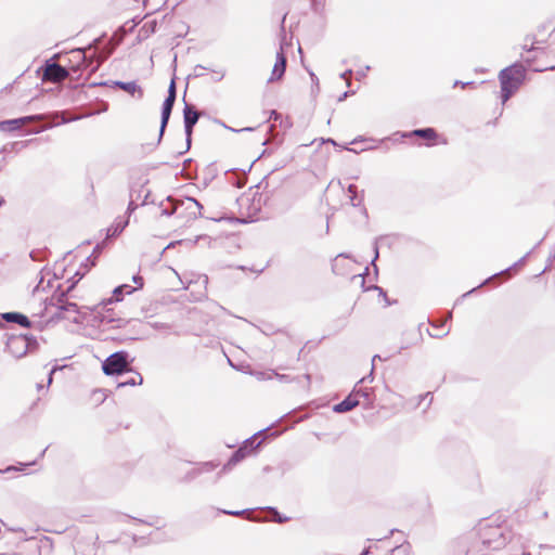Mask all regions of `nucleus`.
<instances>
[{
	"instance_id": "20e7f679",
	"label": "nucleus",
	"mask_w": 555,
	"mask_h": 555,
	"mask_svg": "<svg viewBox=\"0 0 555 555\" xmlns=\"http://www.w3.org/2000/svg\"><path fill=\"white\" fill-rule=\"evenodd\" d=\"M7 350L15 358L24 357L29 350L38 347V341L34 336L27 334L11 335L7 339Z\"/></svg>"
},
{
	"instance_id": "603ef678",
	"label": "nucleus",
	"mask_w": 555,
	"mask_h": 555,
	"mask_svg": "<svg viewBox=\"0 0 555 555\" xmlns=\"http://www.w3.org/2000/svg\"><path fill=\"white\" fill-rule=\"evenodd\" d=\"M175 102H176V99H175V98L166 96V99H165V100H164V102H163L162 107H164V108H170V109L172 111L173 105H175Z\"/></svg>"
},
{
	"instance_id": "13d9d810",
	"label": "nucleus",
	"mask_w": 555,
	"mask_h": 555,
	"mask_svg": "<svg viewBox=\"0 0 555 555\" xmlns=\"http://www.w3.org/2000/svg\"><path fill=\"white\" fill-rule=\"evenodd\" d=\"M64 366H60V365H54L50 372H49V375H48V386L52 383L53 380V374L59 371V370H62Z\"/></svg>"
},
{
	"instance_id": "ea45409f",
	"label": "nucleus",
	"mask_w": 555,
	"mask_h": 555,
	"mask_svg": "<svg viewBox=\"0 0 555 555\" xmlns=\"http://www.w3.org/2000/svg\"><path fill=\"white\" fill-rule=\"evenodd\" d=\"M167 96L177 99L176 77H172L168 87Z\"/></svg>"
},
{
	"instance_id": "7c9ffc66",
	"label": "nucleus",
	"mask_w": 555,
	"mask_h": 555,
	"mask_svg": "<svg viewBox=\"0 0 555 555\" xmlns=\"http://www.w3.org/2000/svg\"><path fill=\"white\" fill-rule=\"evenodd\" d=\"M208 219L216 221V222H221V221H229V222H234V223H247L248 222L245 219H240L236 217H229L225 214H221L216 217H208Z\"/></svg>"
},
{
	"instance_id": "a18cd8bd",
	"label": "nucleus",
	"mask_w": 555,
	"mask_h": 555,
	"mask_svg": "<svg viewBox=\"0 0 555 555\" xmlns=\"http://www.w3.org/2000/svg\"><path fill=\"white\" fill-rule=\"evenodd\" d=\"M201 475V469H197V467L193 468L186 475L184 476V481H191L197 478Z\"/></svg>"
},
{
	"instance_id": "a211bd4d",
	"label": "nucleus",
	"mask_w": 555,
	"mask_h": 555,
	"mask_svg": "<svg viewBox=\"0 0 555 555\" xmlns=\"http://www.w3.org/2000/svg\"><path fill=\"white\" fill-rule=\"evenodd\" d=\"M137 288L129 284H121L114 288L112 297L107 298L108 304L119 302L124 299L125 294H132Z\"/></svg>"
},
{
	"instance_id": "473e14b6",
	"label": "nucleus",
	"mask_w": 555,
	"mask_h": 555,
	"mask_svg": "<svg viewBox=\"0 0 555 555\" xmlns=\"http://www.w3.org/2000/svg\"><path fill=\"white\" fill-rule=\"evenodd\" d=\"M142 383H143L142 375L140 373H137V377H131L125 382L118 383L117 387L121 388V387H126V386H137V385H142Z\"/></svg>"
},
{
	"instance_id": "dca6fc26",
	"label": "nucleus",
	"mask_w": 555,
	"mask_h": 555,
	"mask_svg": "<svg viewBox=\"0 0 555 555\" xmlns=\"http://www.w3.org/2000/svg\"><path fill=\"white\" fill-rule=\"evenodd\" d=\"M360 404L359 400L354 397L352 391L339 403L333 406L335 413H346Z\"/></svg>"
},
{
	"instance_id": "5701e85b",
	"label": "nucleus",
	"mask_w": 555,
	"mask_h": 555,
	"mask_svg": "<svg viewBox=\"0 0 555 555\" xmlns=\"http://www.w3.org/2000/svg\"><path fill=\"white\" fill-rule=\"evenodd\" d=\"M420 137V138H423V139H426V140H429V141H434L436 140L437 138V131L434 129V128H421V129H415L411 132H408V133H403L402 137Z\"/></svg>"
},
{
	"instance_id": "a19ab883",
	"label": "nucleus",
	"mask_w": 555,
	"mask_h": 555,
	"mask_svg": "<svg viewBox=\"0 0 555 555\" xmlns=\"http://www.w3.org/2000/svg\"><path fill=\"white\" fill-rule=\"evenodd\" d=\"M271 513H273L275 515L274 517V521L279 522V524H283L285 521H287L289 518L286 517V516H282L278 509L275 507H267Z\"/></svg>"
},
{
	"instance_id": "37998d69",
	"label": "nucleus",
	"mask_w": 555,
	"mask_h": 555,
	"mask_svg": "<svg viewBox=\"0 0 555 555\" xmlns=\"http://www.w3.org/2000/svg\"><path fill=\"white\" fill-rule=\"evenodd\" d=\"M216 122L221 125V126H223L225 129H228L230 131H233V132L254 131V129H255L253 127H245V128H242V129H234L232 127L227 126L223 121H221L219 119H216Z\"/></svg>"
},
{
	"instance_id": "b1692460",
	"label": "nucleus",
	"mask_w": 555,
	"mask_h": 555,
	"mask_svg": "<svg viewBox=\"0 0 555 555\" xmlns=\"http://www.w3.org/2000/svg\"><path fill=\"white\" fill-rule=\"evenodd\" d=\"M53 306L56 307V311L50 317V319L48 320L49 323H56L61 320H69L70 322L75 323V324H82L83 323V320L78 318V317H72V315H66L64 311H61L59 309V304H53Z\"/></svg>"
},
{
	"instance_id": "f257e3e1",
	"label": "nucleus",
	"mask_w": 555,
	"mask_h": 555,
	"mask_svg": "<svg viewBox=\"0 0 555 555\" xmlns=\"http://www.w3.org/2000/svg\"><path fill=\"white\" fill-rule=\"evenodd\" d=\"M525 78L526 68L519 62H515L499 73L502 103H505L514 95L524 82Z\"/></svg>"
},
{
	"instance_id": "4468645a",
	"label": "nucleus",
	"mask_w": 555,
	"mask_h": 555,
	"mask_svg": "<svg viewBox=\"0 0 555 555\" xmlns=\"http://www.w3.org/2000/svg\"><path fill=\"white\" fill-rule=\"evenodd\" d=\"M128 326V332L125 338L122 340H137L141 339L144 335L143 332V324L140 320H125V322L121 323V327Z\"/></svg>"
},
{
	"instance_id": "052dcab7",
	"label": "nucleus",
	"mask_w": 555,
	"mask_h": 555,
	"mask_svg": "<svg viewBox=\"0 0 555 555\" xmlns=\"http://www.w3.org/2000/svg\"><path fill=\"white\" fill-rule=\"evenodd\" d=\"M453 86H454V87H456V86H461L462 88H465V87H467V86H475V82H474V81H466V82H463V81H461V80H455Z\"/></svg>"
},
{
	"instance_id": "58836bf2",
	"label": "nucleus",
	"mask_w": 555,
	"mask_h": 555,
	"mask_svg": "<svg viewBox=\"0 0 555 555\" xmlns=\"http://www.w3.org/2000/svg\"><path fill=\"white\" fill-rule=\"evenodd\" d=\"M96 259L98 258H94L92 254L90 256H88L87 259H86V262L81 264V267L85 268L83 272L87 273L92 267H94L95 262H96Z\"/></svg>"
},
{
	"instance_id": "de8ad7c7",
	"label": "nucleus",
	"mask_w": 555,
	"mask_h": 555,
	"mask_svg": "<svg viewBox=\"0 0 555 555\" xmlns=\"http://www.w3.org/2000/svg\"><path fill=\"white\" fill-rule=\"evenodd\" d=\"M207 69H208L207 67L198 64L194 67L193 75H190L189 78L191 76H193L194 78L202 77L204 75V72Z\"/></svg>"
},
{
	"instance_id": "680f3d73",
	"label": "nucleus",
	"mask_w": 555,
	"mask_h": 555,
	"mask_svg": "<svg viewBox=\"0 0 555 555\" xmlns=\"http://www.w3.org/2000/svg\"><path fill=\"white\" fill-rule=\"evenodd\" d=\"M352 75V69H347L340 74V78L347 80Z\"/></svg>"
},
{
	"instance_id": "f3484780",
	"label": "nucleus",
	"mask_w": 555,
	"mask_h": 555,
	"mask_svg": "<svg viewBox=\"0 0 555 555\" xmlns=\"http://www.w3.org/2000/svg\"><path fill=\"white\" fill-rule=\"evenodd\" d=\"M114 87L119 88L127 93L134 95L135 93L139 94V99L143 96V90L142 88L135 82V81H113L112 82Z\"/></svg>"
},
{
	"instance_id": "4be33fe9",
	"label": "nucleus",
	"mask_w": 555,
	"mask_h": 555,
	"mask_svg": "<svg viewBox=\"0 0 555 555\" xmlns=\"http://www.w3.org/2000/svg\"><path fill=\"white\" fill-rule=\"evenodd\" d=\"M93 64V57L87 55V62L80 63L77 67L70 66L68 70L70 72V79L72 80H79L82 76V73L86 72L89 66Z\"/></svg>"
},
{
	"instance_id": "39448f33",
	"label": "nucleus",
	"mask_w": 555,
	"mask_h": 555,
	"mask_svg": "<svg viewBox=\"0 0 555 555\" xmlns=\"http://www.w3.org/2000/svg\"><path fill=\"white\" fill-rule=\"evenodd\" d=\"M509 538L511 533L504 527L485 528L481 533L482 544L492 550H499L505 546Z\"/></svg>"
},
{
	"instance_id": "c9c22d12",
	"label": "nucleus",
	"mask_w": 555,
	"mask_h": 555,
	"mask_svg": "<svg viewBox=\"0 0 555 555\" xmlns=\"http://www.w3.org/2000/svg\"><path fill=\"white\" fill-rule=\"evenodd\" d=\"M217 467H218V463H215L214 461H209V462L201 463L199 466L197 467V469H201V474H203V473L212 472Z\"/></svg>"
},
{
	"instance_id": "6e6d98bb",
	"label": "nucleus",
	"mask_w": 555,
	"mask_h": 555,
	"mask_svg": "<svg viewBox=\"0 0 555 555\" xmlns=\"http://www.w3.org/2000/svg\"><path fill=\"white\" fill-rule=\"evenodd\" d=\"M292 126H293V122L289 117H285L280 120V127H282L284 129H289V128H292Z\"/></svg>"
},
{
	"instance_id": "1a4fd4ad",
	"label": "nucleus",
	"mask_w": 555,
	"mask_h": 555,
	"mask_svg": "<svg viewBox=\"0 0 555 555\" xmlns=\"http://www.w3.org/2000/svg\"><path fill=\"white\" fill-rule=\"evenodd\" d=\"M247 455L248 451H246V446H241L232 453L228 462L222 466L221 470L217 474L216 480L220 479L222 475L231 472L233 467L241 463Z\"/></svg>"
},
{
	"instance_id": "412c9836",
	"label": "nucleus",
	"mask_w": 555,
	"mask_h": 555,
	"mask_svg": "<svg viewBox=\"0 0 555 555\" xmlns=\"http://www.w3.org/2000/svg\"><path fill=\"white\" fill-rule=\"evenodd\" d=\"M55 301L59 304V309L61 311H64L67 315L74 314L73 317H78L85 321V317L80 312V308L76 302L67 301L66 298L63 302H59L57 300Z\"/></svg>"
},
{
	"instance_id": "7ed1b4c3",
	"label": "nucleus",
	"mask_w": 555,
	"mask_h": 555,
	"mask_svg": "<svg viewBox=\"0 0 555 555\" xmlns=\"http://www.w3.org/2000/svg\"><path fill=\"white\" fill-rule=\"evenodd\" d=\"M59 56V53L54 54L53 57L47 60L44 64L37 69V74L42 81L59 83L66 78H70V72L67 66L61 65L54 61V59Z\"/></svg>"
},
{
	"instance_id": "3c124183",
	"label": "nucleus",
	"mask_w": 555,
	"mask_h": 555,
	"mask_svg": "<svg viewBox=\"0 0 555 555\" xmlns=\"http://www.w3.org/2000/svg\"><path fill=\"white\" fill-rule=\"evenodd\" d=\"M104 247H105V241L98 243L94 246L93 251H92L93 257L98 258L100 256V254L103 251Z\"/></svg>"
},
{
	"instance_id": "ddd939ff",
	"label": "nucleus",
	"mask_w": 555,
	"mask_h": 555,
	"mask_svg": "<svg viewBox=\"0 0 555 555\" xmlns=\"http://www.w3.org/2000/svg\"><path fill=\"white\" fill-rule=\"evenodd\" d=\"M86 272H80L78 270L73 278L68 280V287L63 291L62 287L59 285L57 288L54 291L53 296L51 300H57L59 302H63L65 298H67V295L75 288L76 284L85 276Z\"/></svg>"
},
{
	"instance_id": "864d4df0",
	"label": "nucleus",
	"mask_w": 555,
	"mask_h": 555,
	"mask_svg": "<svg viewBox=\"0 0 555 555\" xmlns=\"http://www.w3.org/2000/svg\"><path fill=\"white\" fill-rule=\"evenodd\" d=\"M133 520L137 522H140V524L149 525V526H157L158 525V517H153L152 520H143L140 518H133Z\"/></svg>"
},
{
	"instance_id": "c85d7f7f",
	"label": "nucleus",
	"mask_w": 555,
	"mask_h": 555,
	"mask_svg": "<svg viewBox=\"0 0 555 555\" xmlns=\"http://www.w3.org/2000/svg\"><path fill=\"white\" fill-rule=\"evenodd\" d=\"M347 191L350 194L351 205L354 207L361 206L363 202V194H358V186L356 184H349Z\"/></svg>"
},
{
	"instance_id": "bb28decb",
	"label": "nucleus",
	"mask_w": 555,
	"mask_h": 555,
	"mask_svg": "<svg viewBox=\"0 0 555 555\" xmlns=\"http://www.w3.org/2000/svg\"><path fill=\"white\" fill-rule=\"evenodd\" d=\"M134 186H137L135 184H133ZM135 194H134V201H142L140 205H146L149 203V197L151 195V191L149 189H145L144 184H140L138 185V188H135Z\"/></svg>"
},
{
	"instance_id": "2eb2a0df",
	"label": "nucleus",
	"mask_w": 555,
	"mask_h": 555,
	"mask_svg": "<svg viewBox=\"0 0 555 555\" xmlns=\"http://www.w3.org/2000/svg\"><path fill=\"white\" fill-rule=\"evenodd\" d=\"M91 46H88L87 48H77L73 49L69 52V56L67 57V68L70 66H78L80 63L87 62V50H89Z\"/></svg>"
},
{
	"instance_id": "5fc2aeb1",
	"label": "nucleus",
	"mask_w": 555,
	"mask_h": 555,
	"mask_svg": "<svg viewBox=\"0 0 555 555\" xmlns=\"http://www.w3.org/2000/svg\"><path fill=\"white\" fill-rule=\"evenodd\" d=\"M522 50L527 51V52H532V51H539V50H542L541 47L539 46H535V42H532L530 46H528V43L526 42L524 46H522Z\"/></svg>"
},
{
	"instance_id": "69168bd1",
	"label": "nucleus",
	"mask_w": 555,
	"mask_h": 555,
	"mask_svg": "<svg viewBox=\"0 0 555 555\" xmlns=\"http://www.w3.org/2000/svg\"><path fill=\"white\" fill-rule=\"evenodd\" d=\"M349 95H350V92H349V91L344 92L343 94H340V95L338 96V102H343V101H345Z\"/></svg>"
},
{
	"instance_id": "79ce46f5",
	"label": "nucleus",
	"mask_w": 555,
	"mask_h": 555,
	"mask_svg": "<svg viewBox=\"0 0 555 555\" xmlns=\"http://www.w3.org/2000/svg\"><path fill=\"white\" fill-rule=\"evenodd\" d=\"M91 56L93 57V64L87 69L89 70V76L98 72L102 63L101 61L96 60L95 52Z\"/></svg>"
},
{
	"instance_id": "393cba45",
	"label": "nucleus",
	"mask_w": 555,
	"mask_h": 555,
	"mask_svg": "<svg viewBox=\"0 0 555 555\" xmlns=\"http://www.w3.org/2000/svg\"><path fill=\"white\" fill-rule=\"evenodd\" d=\"M166 201L169 203V206L163 207L164 202H160L159 207H162V216L171 217L173 215L178 216L180 206H178V199L172 196H168Z\"/></svg>"
},
{
	"instance_id": "9b49d317",
	"label": "nucleus",
	"mask_w": 555,
	"mask_h": 555,
	"mask_svg": "<svg viewBox=\"0 0 555 555\" xmlns=\"http://www.w3.org/2000/svg\"><path fill=\"white\" fill-rule=\"evenodd\" d=\"M287 65V59L283 50V46L281 44L280 51L276 52L275 64L273 66L271 77L268 79V82H273L274 80H280L283 78Z\"/></svg>"
},
{
	"instance_id": "774afa93",
	"label": "nucleus",
	"mask_w": 555,
	"mask_h": 555,
	"mask_svg": "<svg viewBox=\"0 0 555 555\" xmlns=\"http://www.w3.org/2000/svg\"><path fill=\"white\" fill-rule=\"evenodd\" d=\"M370 552H371V546L365 547V548L361 552V554H360V555H369V554H370Z\"/></svg>"
},
{
	"instance_id": "4d7b16f0",
	"label": "nucleus",
	"mask_w": 555,
	"mask_h": 555,
	"mask_svg": "<svg viewBox=\"0 0 555 555\" xmlns=\"http://www.w3.org/2000/svg\"><path fill=\"white\" fill-rule=\"evenodd\" d=\"M132 282L138 285V288H142L144 285V280L140 274H134L132 276Z\"/></svg>"
},
{
	"instance_id": "0e129e2a",
	"label": "nucleus",
	"mask_w": 555,
	"mask_h": 555,
	"mask_svg": "<svg viewBox=\"0 0 555 555\" xmlns=\"http://www.w3.org/2000/svg\"><path fill=\"white\" fill-rule=\"evenodd\" d=\"M181 243H182V241L170 242V243H169V244H168V245L163 249V254H164L167 249H169V248H171V247L176 246L177 244H181Z\"/></svg>"
},
{
	"instance_id": "6ab92c4d",
	"label": "nucleus",
	"mask_w": 555,
	"mask_h": 555,
	"mask_svg": "<svg viewBox=\"0 0 555 555\" xmlns=\"http://www.w3.org/2000/svg\"><path fill=\"white\" fill-rule=\"evenodd\" d=\"M270 428H264L262 430H259L258 433H256L255 435H253L251 437L247 438L243 443L242 446H246V451H248V455L251 454L254 451H256L257 449L260 448V446L262 444V442L264 441L266 437H263L262 439H259V436L264 433V431H268Z\"/></svg>"
},
{
	"instance_id": "338daca9",
	"label": "nucleus",
	"mask_w": 555,
	"mask_h": 555,
	"mask_svg": "<svg viewBox=\"0 0 555 555\" xmlns=\"http://www.w3.org/2000/svg\"><path fill=\"white\" fill-rule=\"evenodd\" d=\"M528 41H531V43L535 42V46L539 43V41L535 40L534 36H531V35L526 36L525 42H528Z\"/></svg>"
},
{
	"instance_id": "8fccbe9b",
	"label": "nucleus",
	"mask_w": 555,
	"mask_h": 555,
	"mask_svg": "<svg viewBox=\"0 0 555 555\" xmlns=\"http://www.w3.org/2000/svg\"><path fill=\"white\" fill-rule=\"evenodd\" d=\"M451 318H452V312H449V313H448V317H447V319H446V320H442V321H430V320H429V324H430L433 327H435V328H440V327H443V326H444V324H446V322H447V320H449V319H451Z\"/></svg>"
},
{
	"instance_id": "4c0bfd02",
	"label": "nucleus",
	"mask_w": 555,
	"mask_h": 555,
	"mask_svg": "<svg viewBox=\"0 0 555 555\" xmlns=\"http://www.w3.org/2000/svg\"><path fill=\"white\" fill-rule=\"evenodd\" d=\"M376 359L382 360V357H380L379 354H375V356L373 357V359H372V362L374 363ZM373 371H374V364L372 365L371 373H370L367 376L362 377V378L358 382V384H362V383H364V382H370V383H372V382H373V378H374V377H373Z\"/></svg>"
},
{
	"instance_id": "423d86ee",
	"label": "nucleus",
	"mask_w": 555,
	"mask_h": 555,
	"mask_svg": "<svg viewBox=\"0 0 555 555\" xmlns=\"http://www.w3.org/2000/svg\"><path fill=\"white\" fill-rule=\"evenodd\" d=\"M108 305L107 299H104L94 306L91 310L93 312V322H98L100 325L114 324L113 327L120 328L125 319L116 318L113 309L107 308Z\"/></svg>"
},
{
	"instance_id": "49530a36",
	"label": "nucleus",
	"mask_w": 555,
	"mask_h": 555,
	"mask_svg": "<svg viewBox=\"0 0 555 555\" xmlns=\"http://www.w3.org/2000/svg\"><path fill=\"white\" fill-rule=\"evenodd\" d=\"M218 511H219V513H222V514H225V515L242 516L245 513L249 512L250 509L247 508V509H242V511H230V509H218Z\"/></svg>"
},
{
	"instance_id": "72a5a7b5",
	"label": "nucleus",
	"mask_w": 555,
	"mask_h": 555,
	"mask_svg": "<svg viewBox=\"0 0 555 555\" xmlns=\"http://www.w3.org/2000/svg\"><path fill=\"white\" fill-rule=\"evenodd\" d=\"M135 192H137L135 191V186L132 185L130 188V202H129L128 207H127L128 216H130L139 207V204H137V202L134 201Z\"/></svg>"
},
{
	"instance_id": "aec40b11",
	"label": "nucleus",
	"mask_w": 555,
	"mask_h": 555,
	"mask_svg": "<svg viewBox=\"0 0 555 555\" xmlns=\"http://www.w3.org/2000/svg\"><path fill=\"white\" fill-rule=\"evenodd\" d=\"M360 384H356V386L353 387L352 389V393L354 395V397H362L364 398L365 400V409H370L372 408L373 405V401H374V391L372 388H362V387H359Z\"/></svg>"
},
{
	"instance_id": "09e8293b",
	"label": "nucleus",
	"mask_w": 555,
	"mask_h": 555,
	"mask_svg": "<svg viewBox=\"0 0 555 555\" xmlns=\"http://www.w3.org/2000/svg\"><path fill=\"white\" fill-rule=\"evenodd\" d=\"M369 289H371V287ZM372 289L378 291L379 296L385 299L386 306H390L391 305V302L389 301V299L387 297V293H386V291L384 288H382V287H379L377 285H374V286H372Z\"/></svg>"
},
{
	"instance_id": "6e6552de",
	"label": "nucleus",
	"mask_w": 555,
	"mask_h": 555,
	"mask_svg": "<svg viewBox=\"0 0 555 555\" xmlns=\"http://www.w3.org/2000/svg\"><path fill=\"white\" fill-rule=\"evenodd\" d=\"M178 206H180L178 218L184 219L186 222L203 217V205L194 197L178 199Z\"/></svg>"
},
{
	"instance_id": "f03ea898",
	"label": "nucleus",
	"mask_w": 555,
	"mask_h": 555,
	"mask_svg": "<svg viewBox=\"0 0 555 555\" xmlns=\"http://www.w3.org/2000/svg\"><path fill=\"white\" fill-rule=\"evenodd\" d=\"M130 354L126 350H118L109 354L102 362L103 373L107 376L122 375L128 372H132Z\"/></svg>"
},
{
	"instance_id": "e433bc0d",
	"label": "nucleus",
	"mask_w": 555,
	"mask_h": 555,
	"mask_svg": "<svg viewBox=\"0 0 555 555\" xmlns=\"http://www.w3.org/2000/svg\"><path fill=\"white\" fill-rule=\"evenodd\" d=\"M529 255H530V251H529V253H527L522 258H520V259H519L517 262H515L513 266H511L509 268H506V269L504 270V272H505V271H508V270H511V269H513V268H515V267H517V266H519V264L525 263V261H526V259H527V257H528ZM502 273H503V271H501L500 273H495L494 275H492V276H491V279H492V278H494V276H496L498 274H502ZM489 280H490V278H489V279H487L483 283H481L478 287H480L481 285H483L485 283H487Z\"/></svg>"
},
{
	"instance_id": "a878e982",
	"label": "nucleus",
	"mask_w": 555,
	"mask_h": 555,
	"mask_svg": "<svg viewBox=\"0 0 555 555\" xmlns=\"http://www.w3.org/2000/svg\"><path fill=\"white\" fill-rule=\"evenodd\" d=\"M171 113H172V111L170 108L162 107L159 134H158V139H157V144L160 143V141H162L163 137H164V133H165L166 128L168 126Z\"/></svg>"
},
{
	"instance_id": "c03bdc74",
	"label": "nucleus",
	"mask_w": 555,
	"mask_h": 555,
	"mask_svg": "<svg viewBox=\"0 0 555 555\" xmlns=\"http://www.w3.org/2000/svg\"><path fill=\"white\" fill-rule=\"evenodd\" d=\"M309 72V75H310V78H311V81H312V93H317L319 92L320 90V87H319V78L317 77V75L311 72V70H308Z\"/></svg>"
},
{
	"instance_id": "9d476101",
	"label": "nucleus",
	"mask_w": 555,
	"mask_h": 555,
	"mask_svg": "<svg viewBox=\"0 0 555 555\" xmlns=\"http://www.w3.org/2000/svg\"><path fill=\"white\" fill-rule=\"evenodd\" d=\"M3 322L15 323L24 328L31 327V321L29 318L26 314L17 311L0 313V327L3 326Z\"/></svg>"
},
{
	"instance_id": "f704fd0d",
	"label": "nucleus",
	"mask_w": 555,
	"mask_h": 555,
	"mask_svg": "<svg viewBox=\"0 0 555 555\" xmlns=\"http://www.w3.org/2000/svg\"><path fill=\"white\" fill-rule=\"evenodd\" d=\"M25 146V143L24 142H13V143H10V144H5L2 149H1V153H11V152H17L20 149L24 147Z\"/></svg>"
},
{
	"instance_id": "c756f323",
	"label": "nucleus",
	"mask_w": 555,
	"mask_h": 555,
	"mask_svg": "<svg viewBox=\"0 0 555 555\" xmlns=\"http://www.w3.org/2000/svg\"><path fill=\"white\" fill-rule=\"evenodd\" d=\"M453 547L457 550V555H467L468 540L466 538L459 539L453 542Z\"/></svg>"
},
{
	"instance_id": "bf43d9fd",
	"label": "nucleus",
	"mask_w": 555,
	"mask_h": 555,
	"mask_svg": "<svg viewBox=\"0 0 555 555\" xmlns=\"http://www.w3.org/2000/svg\"><path fill=\"white\" fill-rule=\"evenodd\" d=\"M283 118L282 114L275 109L270 112L269 120L280 121Z\"/></svg>"
},
{
	"instance_id": "2f4dec72",
	"label": "nucleus",
	"mask_w": 555,
	"mask_h": 555,
	"mask_svg": "<svg viewBox=\"0 0 555 555\" xmlns=\"http://www.w3.org/2000/svg\"><path fill=\"white\" fill-rule=\"evenodd\" d=\"M383 238H384V236L376 237L373 243L374 257L371 261V266L374 268L375 278H377V274H378V268L376 266V260L379 257L378 242L382 241Z\"/></svg>"
},
{
	"instance_id": "e2e57ef3",
	"label": "nucleus",
	"mask_w": 555,
	"mask_h": 555,
	"mask_svg": "<svg viewBox=\"0 0 555 555\" xmlns=\"http://www.w3.org/2000/svg\"><path fill=\"white\" fill-rule=\"evenodd\" d=\"M279 379L282 380V382H292L293 379L291 378L289 375H285V374H282V375H278Z\"/></svg>"
},
{
	"instance_id": "cd10ccee",
	"label": "nucleus",
	"mask_w": 555,
	"mask_h": 555,
	"mask_svg": "<svg viewBox=\"0 0 555 555\" xmlns=\"http://www.w3.org/2000/svg\"><path fill=\"white\" fill-rule=\"evenodd\" d=\"M128 222H129V220L126 219L125 221L117 222V223L113 224L112 227H109L106 232V238H113V237L118 236L124 231V229L127 227Z\"/></svg>"
},
{
	"instance_id": "0eeeda50",
	"label": "nucleus",
	"mask_w": 555,
	"mask_h": 555,
	"mask_svg": "<svg viewBox=\"0 0 555 555\" xmlns=\"http://www.w3.org/2000/svg\"><path fill=\"white\" fill-rule=\"evenodd\" d=\"M184 107H183V125H184V133H185V143H186V151L190 150L191 143H192V133L194 126L197 124L199 116L203 113H199L195 105L188 103L184 99Z\"/></svg>"
},
{
	"instance_id": "f8f14e48",
	"label": "nucleus",
	"mask_w": 555,
	"mask_h": 555,
	"mask_svg": "<svg viewBox=\"0 0 555 555\" xmlns=\"http://www.w3.org/2000/svg\"><path fill=\"white\" fill-rule=\"evenodd\" d=\"M40 118H41L40 115H29V116H24V117H20V118L2 120V121H0V130L7 131V132H12V131L20 129L23 125H26L28 122H31V121H34L36 119H40Z\"/></svg>"
}]
</instances>
